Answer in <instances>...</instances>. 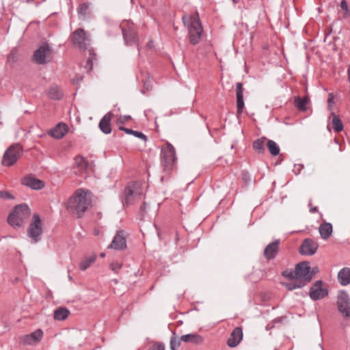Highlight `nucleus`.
<instances>
[{"instance_id": "1", "label": "nucleus", "mask_w": 350, "mask_h": 350, "mask_svg": "<svg viewBox=\"0 0 350 350\" xmlns=\"http://www.w3.org/2000/svg\"><path fill=\"white\" fill-rule=\"evenodd\" d=\"M91 202V193L83 189H79L68 200L67 209L71 214L77 217H81Z\"/></svg>"}, {"instance_id": "2", "label": "nucleus", "mask_w": 350, "mask_h": 350, "mask_svg": "<svg viewBox=\"0 0 350 350\" xmlns=\"http://www.w3.org/2000/svg\"><path fill=\"white\" fill-rule=\"evenodd\" d=\"M184 25L187 27L189 42L191 44H196L201 40L203 29L197 12L193 14H185L183 16Z\"/></svg>"}, {"instance_id": "3", "label": "nucleus", "mask_w": 350, "mask_h": 350, "mask_svg": "<svg viewBox=\"0 0 350 350\" xmlns=\"http://www.w3.org/2000/svg\"><path fill=\"white\" fill-rule=\"evenodd\" d=\"M30 208L27 204L17 205L10 213L8 222L13 228H19L23 226L24 221L30 216Z\"/></svg>"}, {"instance_id": "4", "label": "nucleus", "mask_w": 350, "mask_h": 350, "mask_svg": "<svg viewBox=\"0 0 350 350\" xmlns=\"http://www.w3.org/2000/svg\"><path fill=\"white\" fill-rule=\"evenodd\" d=\"M161 165L166 172L174 170L176 165V151L174 146L170 143H166L161 148Z\"/></svg>"}, {"instance_id": "5", "label": "nucleus", "mask_w": 350, "mask_h": 350, "mask_svg": "<svg viewBox=\"0 0 350 350\" xmlns=\"http://www.w3.org/2000/svg\"><path fill=\"white\" fill-rule=\"evenodd\" d=\"M292 279L302 280L305 282H309L313 278V273L310 271V267L308 262H302L297 264L294 271L290 272L285 271L283 273Z\"/></svg>"}, {"instance_id": "6", "label": "nucleus", "mask_w": 350, "mask_h": 350, "mask_svg": "<svg viewBox=\"0 0 350 350\" xmlns=\"http://www.w3.org/2000/svg\"><path fill=\"white\" fill-rule=\"evenodd\" d=\"M144 193L142 183L135 182L127 185L124 190L125 202L127 205L133 204L140 198Z\"/></svg>"}, {"instance_id": "7", "label": "nucleus", "mask_w": 350, "mask_h": 350, "mask_svg": "<svg viewBox=\"0 0 350 350\" xmlns=\"http://www.w3.org/2000/svg\"><path fill=\"white\" fill-rule=\"evenodd\" d=\"M22 151V147L18 144L10 146L3 154L2 164L8 167L13 165L21 156Z\"/></svg>"}, {"instance_id": "8", "label": "nucleus", "mask_w": 350, "mask_h": 350, "mask_svg": "<svg viewBox=\"0 0 350 350\" xmlns=\"http://www.w3.org/2000/svg\"><path fill=\"white\" fill-rule=\"evenodd\" d=\"M27 234L33 243H37L41 239L42 228L41 219L38 214L34 213L33 215L32 221L27 229Z\"/></svg>"}, {"instance_id": "9", "label": "nucleus", "mask_w": 350, "mask_h": 350, "mask_svg": "<svg viewBox=\"0 0 350 350\" xmlns=\"http://www.w3.org/2000/svg\"><path fill=\"white\" fill-rule=\"evenodd\" d=\"M71 40L73 44L80 49L85 50L90 45V39L87 32L81 28L76 29L71 36Z\"/></svg>"}, {"instance_id": "10", "label": "nucleus", "mask_w": 350, "mask_h": 350, "mask_svg": "<svg viewBox=\"0 0 350 350\" xmlns=\"http://www.w3.org/2000/svg\"><path fill=\"white\" fill-rule=\"evenodd\" d=\"M34 61L39 64H44L52 59V50L49 44L41 45L33 54Z\"/></svg>"}, {"instance_id": "11", "label": "nucleus", "mask_w": 350, "mask_h": 350, "mask_svg": "<svg viewBox=\"0 0 350 350\" xmlns=\"http://www.w3.org/2000/svg\"><path fill=\"white\" fill-rule=\"evenodd\" d=\"M337 304L339 311L345 317H350V298L345 291L339 292Z\"/></svg>"}, {"instance_id": "12", "label": "nucleus", "mask_w": 350, "mask_h": 350, "mask_svg": "<svg viewBox=\"0 0 350 350\" xmlns=\"http://www.w3.org/2000/svg\"><path fill=\"white\" fill-rule=\"evenodd\" d=\"M43 337V332L42 329H38L35 332L23 335L20 337V342L23 345H35L40 342Z\"/></svg>"}, {"instance_id": "13", "label": "nucleus", "mask_w": 350, "mask_h": 350, "mask_svg": "<svg viewBox=\"0 0 350 350\" xmlns=\"http://www.w3.org/2000/svg\"><path fill=\"white\" fill-rule=\"evenodd\" d=\"M323 283L321 280L317 281L310 288V297L313 300H318L325 297L327 295V291L323 288Z\"/></svg>"}, {"instance_id": "14", "label": "nucleus", "mask_w": 350, "mask_h": 350, "mask_svg": "<svg viewBox=\"0 0 350 350\" xmlns=\"http://www.w3.org/2000/svg\"><path fill=\"white\" fill-rule=\"evenodd\" d=\"M318 244L311 239L304 240L299 252L302 255L312 256L317 252Z\"/></svg>"}, {"instance_id": "15", "label": "nucleus", "mask_w": 350, "mask_h": 350, "mask_svg": "<svg viewBox=\"0 0 350 350\" xmlns=\"http://www.w3.org/2000/svg\"><path fill=\"white\" fill-rule=\"evenodd\" d=\"M279 249L280 240H275L269 243L264 250V257L268 260L274 259L279 252Z\"/></svg>"}, {"instance_id": "16", "label": "nucleus", "mask_w": 350, "mask_h": 350, "mask_svg": "<svg viewBox=\"0 0 350 350\" xmlns=\"http://www.w3.org/2000/svg\"><path fill=\"white\" fill-rule=\"evenodd\" d=\"M126 241L123 231H118L114 236L108 248L120 250L126 248Z\"/></svg>"}, {"instance_id": "17", "label": "nucleus", "mask_w": 350, "mask_h": 350, "mask_svg": "<svg viewBox=\"0 0 350 350\" xmlns=\"http://www.w3.org/2000/svg\"><path fill=\"white\" fill-rule=\"evenodd\" d=\"M23 185L35 190L42 189L44 187V181L29 175L22 180Z\"/></svg>"}, {"instance_id": "18", "label": "nucleus", "mask_w": 350, "mask_h": 350, "mask_svg": "<svg viewBox=\"0 0 350 350\" xmlns=\"http://www.w3.org/2000/svg\"><path fill=\"white\" fill-rule=\"evenodd\" d=\"M243 339V331L239 327L234 328L228 339L227 344L228 347H236Z\"/></svg>"}, {"instance_id": "19", "label": "nucleus", "mask_w": 350, "mask_h": 350, "mask_svg": "<svg viewBox=\"0 0 350 350\" xmlns=\"http://www.w3.org/2000/svg\"><path fill=\"white\" fill-rule=\"evenodd\" d=\"M236 96H237V114L240 115L244 108V100H243V89L242 83L240 82L236 84Z\"/></svg>"}, {"instance_id": "20", "label": "nucleus", "mask_w": 350, "mask_h": 350, "mask_svg": "<svg viewBox=\"0 0 350 350\" xmlns=\"http://www.w3.org/2000/svg\"><path fill=\"white\" fill-rule=\"evenodd\" d=\"M113 113L108 112L100 120L99 128L105 134H109L111 132V121Z\"/></svg>"}, {"instance_id": "21", "label": "nucleus", "mask_w": 350, "mask_h": 350, "mask_svg": "<svg viewBox=\"0 0 350 350\" xmlns=\"http://www.w3.org/2000/svg\"><path fill=\"white\" fill-rule=\"evenodd\" d=\"M68 133V126L64 123H59L49 131V135L55 139H62Z\"/></svg>"}, {"instance_id": "22", "label": "nucleus", "mask_w": 350, "mask_h": 350, "mask_svg": "<svg viewBox=\"0 0 350 350\" xmlns=\"http://www.w3.org/2000/svg\"><path fill=\"white\" fill-rule=\"evenodd\" d=\"M122 35L126 45H133L137 42L136 33L132 28L123 29Z\"/></svg>"}, {"instance_id": "23", "label": "nucleus", "mask_w": 350, "mask_h": 350, "mask_svg": "<svg viewBox=\"0 0 350 350\" xmlns=\"http://www.w3.org/2000/svg\"><path fill=\"white\" fill-rule=\"evenodd\" d=\"M319 232L321 237L323 239H324V240L328 239L329 238V237L332 235V233L333 232V227H332V224H330L329 222L324 221L319 226Z\"/></svg>"}, {"instance_id": "24", "label": "nucleus", "mask_w": 350, "mask_h": 350, "mask_svg": "<svg viewBox=\"0 0 350 350\" xmlns=\"http://www.w3.org/2000/svg\"><path fill=\"white\" fill-rule=\"evenodd\" d=\"M338 280L342 286L350 284V269L348 267L342 268L338 273Z\"/></svg>"}, {"instance_id": "25", "label": "nucleus", "mask_w": 350, "mask_h": 350, "mask_svg": "<svg viewBox=\"0 0 350 350\" xmlns=\"http://www.w3.org/2000/svg\"><path fill=\"white\" fill-rule=\"evenodd\" d=\"M180 340L185 342L201 344L203 342V338L198 334H189L183 335L180 337Z\"/></svg>"}, {"instance_id": "26", "label": "nucleus", "mask_w": 350, "mask_h": 350, "mask_svg": "<svg viewBox=\"0 0 350 350\" xmlns=\"http://www.w3.org/2000/svg\"><path fill=\"white\" fill-rule=\"evenodd\" d=\"M70 311L64 307L57 308L53 313V318L57 321H64L68 318Z\"/></svg>"}, {"instance_id": "27", "label": "nucleus", "mask_w": 350, "mask_h": 350, "mask_svg": "<svg viewBox=\"0 0 350 350\" xmlns=\"http://www.w3.org/2000/svg\"><path fill=\"white\" fill-rule=\"evenodd\" d=\"M74 160L75 164L79 168L80 172H83L88 168L89 163L81 155L76 156Z\"/></svg>"}, {"instance_id": "28", "label": "nucleus", "mask_w": 350, "mask_h": 350, "mask_svg": "<svg viewBox=\"0 0 350 350\" xmlns=\"http://www.w3.org/2000/svg\"><path fill=\"white\" fill-rule=\"evenodd\" d=\"M48 96L51 99L59 100L62 98L63 93L59 87L52 86L48 91Z\"/></svg>"}, {"instance_id": "29", "label": "nucleus", "mask_w": 350, "mask_h": 350, "mask_svg": "<svg viewBox=\"0 0 350 350\" xmlns=\"http://www.w3.org/2000/svg\"><path fill=\"white\" fill-rule=\"evenodd\" d=\"M283 284L289 291H293L296 288H299L306 285L305 282L304 281L299 280L297 279H293V280L290 281L288 282H284V283H283Z\"/></svg>"}, {"instance_id": "30", "label": "nucleus", "mask_w": 350, "mask_h": 350, "mask_svg": "<svg viewBox=\"0 0 350 350\" xmlns=\"http://www.w3.org/2000/svg\"><path fill=\"white\" fill-rule=\"evenodd\" d=\"M96 259V255L93 254L88 257H85L80 263V269L85 271L88 269L92 264H93Z\"/></svg>"}, {"instance_id": "31", "label": "nucleus", "mask_w": 350, "mask_h": 350, "mask_svg": "<svg viewBox=\"0 0 350 350\" xmlns=\"http://www.w3.org/2000/svg\"><path fill=\"white\" fill-rule=\"evenodd\" d=\"M308 102V98L307 97L300 98L299 96H296L295 98V106L301 111H305L306 110V105Z\"/></svg>"}, {"instance_id": "32", "label": "nucleus", "mask_w": 350, "mask_h": 350, "mask_svg": "<svg viewBox=\"0 0 350 350\" xmlns=\"http://www.w3.org/2000/svg\"><path fill=\"white\" fill-rule=\"evenodd\" d=\"M332 114L333 116L332 124L334 130L337 133L342 131L343 130V124L341 120L340 119L338 116L334 114V113H332Z\"/></svg>"}, {"instance_id": "33", "label": "nucleus", "mask_w": 350, "mask_h": 350, "mask_svg": "<svg viewBox=\"0 0 350 350\" xmlns=\"http://www.w3.org/2000/svg\"><path fill=\"white\" fill-rule=\"evenodd\" d=\"M267 148L272 156H277L280 153L279 146L273 140L269 139L267 142Z\"/></svg>"}, {"instance_id": "34", "label": "nucleus", "mask_w": 350, "mask_h": 350, "mask_svg": "<svg viewBox=\"0 0 350 350\" xmlns=\"http://www.w3.org/2000/svg\"><path fill=\"white\" fill-rule=\"evenodd\" d=\"M96 59V54L93 50H89V57L86 62L85 69L87 72H90L93 69L94 61Z\"/></svg>"}, {"instance_id": "35", "label": "nucleus", "mask_w": 350, "mask_h": 350, "mask_svg": "<svg viewBox=\"0 0 350 350\" xmlns=\"http://www.w3.org/2000/svg\"><path fill=\"white\" fill-rule=\"evenodd\" d=\"M265 140L266 138H260L256 139L253 143V148L256 151H258L260 153H262L264 152L265 150Z\"/></svg>"}, {"instance_id": "36", "label": "nucleus", "mask_w": 350, "mask_h": 350, "mask_svg": "<svg viewBox=\"0 0 350 350\" xmlns=\"http://www.w3.org/2000/svg\"><path fill=\"white\" fill-rule=\"evenodd\" d=\"M90 5L88 2L81 3L77 9L78 14L85 17L88 13Z\"/></svg>"}, {"instance_id": "37", "label": "nucleus", "mask_w": 350, "mask_h": 350, "mask_svg": "<svg viewBox=\"0 0 350 350\" xmlns=\"http://www.w3.org/2000/svg\"><path fill=\"white\" fill-rule=\"evenodd\" d=\"M18 58L17 50L12 49L8 55V62L10 64H14L16 62Z\"/></svg>"}, {"instance_id": "38", "label": "nucleus", "mask_w": 350, "mask_h": 350, "mask_svg": "<svg viewBox=\"0 0 350 350\" xmlns=\"http://www.w3.org/2000/svg\"><path fill=\"white\" fill-rule=\"evenodd\" d=\"M142 81L144 83V87L146 88L147 90H150L152 88L151 79L148 73L146 74L145 77L142 79Z\"/></svg>"}, {"instance_id": "39", "label": "nucleus", "mask_w": 350, "mask_h": 350, "mask_svg": "<svg viewBox=\"0 0 350 350\" xmlns=\"http://www.w3.org/2000/svg\"><path fill=\"white\" fill-rule=\"evenodd\" d=\"M111 269L115 273H118L119 270L122 268V264L120 262H113L110 265Z\"/></svg>"}, {"instance_id": "40", "label": "nucleus", "mask_w": 350, "mask_h": 350, "mask_svg": "<svg viewBox=\"0 0 350 350\" xmlns=\"http://www.w3.org/2000/svg\"><path fill=\"white\" fill-rule=\"evenodd\" d=\"M180 342L176 338H172L170 340V349L172 350H176L180 346Z\"/></svg>"}, {"instance_id": "41", "label": "nucleus", "mask_w": 350, "mask_h": 350, "mask_svg": "<svg viewBox=\"0 0 350 350\" xmlns=\"http://www.w3.org/2000/svg\"><path fill=\"white\" fill-rule=\"evenodd\" d=\"M0 198L3 199H13L14 197L11 193L6 191H0Z\"/></svg>"}, {"instance_id": "42", "label": "nucleus", "mask_w": 350, "mask_h": 350, "mask_svg": "<svg viewBox=\"0 0 350 350\" xmlns=\"http://www.w3.org/2000/svg\"><path fill=\"white\" fill-rule=\"evenodd\" d=\"M148 350H165V347L161 343L154 344Z\"/></svg>"}, {"instance_id": "43", "label": "nucleus", "mask_w": 350, "mask_h": 350, "mask_svg": "<svg viewBox=\"0 0 350 350\" xmlns=\"http://www.w3.org/2000/svg\"><path fill=\"white\" fill-rule=\"evenodd\" d=\"M131 119L130 116H121L118 119V122L120 124H124L126 122Z\"/></svg>"}, {"instance_id": "44", "label": "nucleus", "mask_w": 350, "mask_h": 350, "mask_svg": "<svg viewBox=\"0 0 350 350\" xmlns=\"http://www.w3.org/2000/svg\"><path fill=\"white\" fill-rule=\"evenodd\" d=\"M133 135L138 138L146 140V136L142 132L134 131Z\"/></svg>"}, {"instance_id": "45", "label": "nucleus", "mask_w": 350, "mask_h": 350, "mask_svg": "<svg viewBox=\"0 0 350 350\" xmlns=\"http://www.w3.org/2000/svg\"><path fill=\"white\" fill-rule=\"evenodd\" d=\"M327 103H328V108L329 109L332 110V104L334 103V96L332 94H329V97H328V99H327Z\"/></svg>"}, {"instance_id": "46", "label": "nucleus", "mask_w": 350, "mask_h": 350, "mask_svg": "<svg viewBox=\"0 0 350 350\" xmlns=\"http://www.w3.org/2000/svg\"><path fill=\"white\" fill-rule=\"evenodd\" d=\"M340 8L345 11H348V5L346 1L342 0L340 3Z\"/></svg>"}, {"instance_id": "47", "label": "nucleus", "mask_w": 350, "mask_h": 350, "mask_svg": "<svg viewBox=\"0 0 350 350\" xmlns=\"http://www.w3.org/2000/svg\"><path fill=\"white\" fill-rule=\"evenodd\" d=\"M119 129L121 131H124L127 134H132L133 135V131H134L132 129H127V128H125V127H123V126H120Z\"/></svg>"}, {"instance_id": "48", "label": "nucleus", "mask_w": 350, "mask_h": 350, "mask_svg": "<svg viewBox=\"0 0 350 350\" xmlns=\"http://www.w3.org/2000/svg\"><path fill=\"white\" fill-rule=\"evenodd\" d=\"M317 211H318V208H317V206L311 207L310 208V213H315V212H317Z\"/></svg>"}, {"instance_id": "49", "label": "nucleus", "mask_w": 350, "mask_h": 350, "mask_svg": "<svg viewBox=\"0 0 350 350\" xmlns=\"http://www.w3.org/2000/svg\"><path fill=\"white\" fill-rule=\"evenodd\" d=\"M308 206H310V208L311 207H312V202H311V200H310V201H309Z\"/></svg>"}, {"instance_id": "50", "label": "nucleus", "mask_w": 350, "mask_h": 350, "mask_svg": "<svg viewBox=\"0 0 350 350\" xmlns=\"http://www.w3.org/2000/svg\"><path fill=\"white\" fill-rule=\"evenodd\" d=\"M100 256H101L102 258H103V257H105V254L104 253H101V254H100Z\"/></svg>"}, {"instance_id": "51", "label": "nucleus", "mask_w": 350, "mask_h": 350, "mask_svg": "<svg viewBox=\"0 0 350 350\" xmlns=\"http://www.w3.org/2000/svg\"><path fill=\"white\" fill-rule=\"evenodd\" d=\"M233 1H234V3H237V0H233Z\"/></svg>"}]
</instances>
